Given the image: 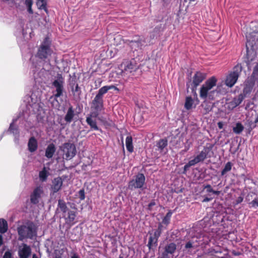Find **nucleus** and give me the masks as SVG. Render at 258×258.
I'll list each match as a JSON object with an SVG mask.
<instances>
[{"label": "nucleus", "mask_w": 258, "mask_h": 258, "mask_svg": "<svg viewBox=\"0 0 258 258\" xmlns=\"http://www.w3.org/2000/svg\"><path fill=\"white\" fill-rule=\"evenodd\" d=\"M217 79L215 77H212L206 81L202 86L200 90V96L203 99L208 98L213 100L214 98L215 94L217 93L216 90L212 89L216 85Z\"/></svg>", "instance_id": "obj_1"}, {"label": "nucleus", "mask_w": 258, "mask_h": 258, "mask_svg": "<svg viewBox=\"0 0 258 258\" xmlns=\"http://www.w3.org/2000/svg\"><path fill=\"white\" fill-rule=\"evenodd\" d=\"M50 43L49 38L46 37L40 45L36 56L42 60L48 59L53 53L52 50L50 48Z\"/></svg>", "instance_id": "obj_2"}, {"label": "nucleus", "mask_w": 258, "mask_h": 258, "mask_svg": "<svg viewBox=\"0 0 258 258\" xmlns=\"http://www.w3.org/2000/svg\"><path fill=\"white\" fill-rule=\"evenodd\" d=\"M18 232L20 240H23L26 238L32 239L36 235L34 226L32 223L20 226L18 228Z\"/></svg>", "instance_id": "obj_3"}, {"label": "nucleus", "mask_w": 258, "mask_h": 258, "mask_svg": "<svg viewBox=\"0 0 258 258\" xmlns=\"http://www.w3.org/2000/svg\"><path fill=\"white\" fill-rule=\"evenodd\" d=\"M241 67L239 65L236 66L232 72L226 77L225 84L229 87H232L236 83L237 79L241 72Z\"/></svg>", "instance_id": "obj_4"}, {"label": "nucleus", "mask_w": 258, "mask_h": 258, "mask_svg": "<svg viewBox=\"0 0 258 258\" xmlns=\"http://www.w3.org/2000/svg\"><path fill=\"white\" fill-rule=\"evenodd\" d=\"M64 83V79L62 77L58 75L56 79L53 81L52 83V88L55 90L53 91V96L56 98L63 94L64 90L63 85Z\"/></svg>", "instance_id": "obj_5"}, {"label": "nucleus", "mask_w": 258, "mask_h": 258, "mask_svg": "<svg viewBox=\"0 0 258 258\" xmlns=\"http://www.w3.org/2000/svg\"><path fill=\"white\" fill-rule=\"evenodd\" d=\"M63 152V158L68 160L73 158L76 154V149L74 144L65 143L60 147Z\"/></svg>", "instance_id": "obj_6"}, {"label": "nucleus", "mask_w": 258, "mask_h": 258, "mask_svg": "<svg viewBox=\"0 0 258 258\" xmlns=\"http://www.w3.org/2000/svg\"><path fill=\"white\" fill-rule=\"evenodd\" d=\"M145 183V177L143 174H138L135 178L128 183V188L132 190L142 188Z\"/></svg>", "instance_id": "obj_7"}, {"label": "nucleus", "mask_w": 258, "mask_h": 258, "mask_svg": "<svg viewBox=\"0 0 258 258\" xmlns=\"http://www.w3.org/2000/svg\"><path fill=\"white\" fill-rule=\"evenodd\" d=\"M122 73L124 75L130 76V74H134V73L138 69V66L136 63L133 62H126L122 64Z\"/></svg>", "instance_id": "obj_8"}, {"label": "nucleus", "mask_w": 258, "mask_h": 258, "mask_svg": "<svg viewBox=\"0 0 258 258\" xmlns=\"http://www.w3.org/2000/svg\"><path fill=\"white\" fill-rule=\"evenodd\" d=\"M205 78V74L198 72L195 74L192 81V92L196 94V90L197 87L204 81Z\"/></svg>", "instance_id": "obj_9"}, {"label": "nucleus", "mask_w": 258, "mask_h": 258, "mask_svg": "<svg viewBox=\"0 0 258 258\" xmlns=\"http://www.w3.org/2000/svg\"><path fill=\"white\" fill-rule=\"evenodd\" d=\"M128 45L134 50L141 49L145 45V41L143 37H139L136 39L129 41Z\"/></svg>", "instance_id": "obj_10"}, {"label": "nucleus", "mask_w": 258, "mask_h": 258, "mask_svg": "<svg viewBox=\"0 0 258 258\" xmlns=\"http://www.w3.org/2000/svg\"><path fill=\"white\" fill-rule=\"evenodd\" d=\"M31 253L30 247L26 244L23 243L19 245L18 248V255L19 258H29Z\"/></svg>", "instance_id": "obj_11"}, {"label": "nucleus", "mask_w": 258, "mask_h": 258, "mask_svg": "<svg viewBox=\"0 0 258 258\" xmlns=\"http://www.w3.org/2000/svg\"><path fill=\"white\" fill-rule=\"evenodd\" d=\"M176 249V244L174 243H170L165 246L164 251L162 253L158 258H169L168 255L173 254Z\"/></svg>", "instance_id": "obj_12"}, {"label": "nucleus", "mask_w": 258, "mask_h": 258, "mask_svg": "<svg viewBox=\"0 0 258 258\" xmlns=\"http://www.w3.org/2000/svg\"><path fill=\"white\" fill-rule=\"evenodd\" d=\"M98 114L97 112H92L86 118V122L90 127L96 131L99 130L97 125L96 117Z\"/></svg>", "instance_id": "obj_13"}, {"label": "nucleus", "mask_w": 258, "mask_h": 258, "mask_svg": "<svg viewBox=\"0 0 258 258\" xmlns=\"http://www.w3.org/2000/svg\"><path fill=\"white\" fill-rule=\"evenodd\" d=\"M255 84L254 77H250L245 82L244 87L243 89V93L245 95L250 93Z\"/></svg>", "instance_id": "obj_14"}, {"label": "nucleus", "mask_w": 258, "mask_h": 258, "mask_svg": "<svg viewBox=\"0 0 258 258\" xmlns=\"http://www.w3.org/2000/svg\"><path fill=\"white\" fill-rule=\"evenodd\" d=\"M43 193V189L42 186H38L35 188L31 195V202L33 204H37L39 202V199L41 197V194Z\"/></svg>", "instance_id": "obj_15"}, {"label": "nucleus", "mask_w": 258, "mask_h": 258, "mask_svg": "<svg viewBox=\"0 0 258 258\" xmlns=\"http://www.w3.org/2000/svg\"><path fill=\"white\" fill-rule=\"evenodd\" d=\"M244 99V96L240 94L236 97L234 98L233 100L228 103V108L230 110H232L237 106H238Z\"/></svg>", "instance_id": "obj_16"}, {"label": "nucleus", "mask_w": 258, "mask_h": 258, "mask_svg": "<svg viewBox=\"0 0 258 258\" xmlns=\"http://www.w3.org/2000/svg\"><path fill=\"white\" fill-rule=\"evenodd\" d=\"M62 183L63 181L61 177H57L54 178L52 181L51 191L53 193L58 191L61 189Z\"/></svg>", "instance_id": "obj_17"}, {"label": "nucleus", "mask_w": 258, "mask_h": 258, "mask_svg": "<svg viewBox=\"0 0 258 258\" xmlns=\"http://www.w3.org/2000/svg\"><path fill=\"white\" fill-rule=\"evenodd\" d=\"M209 152V149L205 148L194 159L191 160L195 165L204 161L207 157Z\"/></svg>", "instance_id": "obj_18"}, {"label": "nucleus", "mask_w": 258, "mask_h": 258, "mask_svg": "<svg viewBox=\"0 0 258 258\" xmlns=\"http://www.w3.org/2000/svg\"><path fill=\"white\" fill-rule=\"evenodd\" d=\"M103 98L96 95L94 100L92 101V105L94 109L96 111H100L103 107Z\"/></svg>", "instance_id": "obj_19"}, {"label": "nucleus", "mask_w": 258, "mask_h": 258, "mask_svg": "<svg viewBox=\"0 0 258 258\" xmlns=\"http://www.w3.org/2000/svg\"><path fill=\"white\" fill-rule=\"evenodd\" d=\"M167 144L168 142L167 139H163L160 140L156 144L157 150L161 153L164 152L165 153L167 151L166 149Z\"/></svg>", "instance_id": "obj_20"}, {"label": "nucleus", "mask_w": 258, "mask_h": 258, "mask_svg": "<svg viewBox=\"0 0 258 258\" xmlns=\"http://www.w3.org/2000/svg\"><path fill=\"white\" fill-rule=\"evenodd\" d=\"M110 89H114L116 91H119V89L114 85L105 86L101 87L98 91L96 95L103 98L104 94L106 93L108 90Z\"/></svg>", "instance_id": "obj_21"}, {"label": "nucleus", "mask_w": 258, "mask_h": 258, "mask_svg": "<svg viewBox=\"0 0 258 258\" xmlns=\"http://www.w3.org/2000/svg\"><path fill=\"white\" fill-rule=\"evenodd\" d=\"M49 167H44L41 171L39 172V179L42 182L46 181L48 176L50 175Z\"/></svg>", "instance_id": "obj_22"}, {"label": "nucleus", "mask_w": 258, "mask_h": 258, "mask_svg": "<svg viewBox=\"0 0 258 258\" xmlns=\"http://www.w3.org/2000/svg\"><path fill=\"white\" fill-rule=\"evenodd\" d=\"M76 217V213L73 211H69L67 215L65 216V219L66 223L69 224L73 225L75 222Z\"/></svg>", "instance_id": "obj_23"}, {"label": "nucleus", "mask_w": 258, "mask_h": 258, "mask_svg": "<svg viewBox=\"0 0 258 258\" xmlns=\"http://www.w3.org/2000/svg\"><path fill=\"white\" fill-rule=\"evenodd\" d=\"M161 233V232H160V231H158L157 230L154 232V236H151L150 237L148 244V245L149 246L150 248L153 243H157L158 238L160 236Z\"/></svg>", "instance_id": "obj_24"}, {"label": "nucleus", "mask_w": 258, "mask_h": 258, "mask_svg": "<svg viewBox=\"0 0 258 258\" xmlns=\"http://www.w3.org/2000/svg\"><path fill=\"white\" fill-rule=\"evenodd\" d=\"M28 149L31 152L35 151L37 148V142L34 137H31L29 141Z\"/></svg>", "instance_id": "obj_25"}, {"label": "nucleus", "mask_w": 258, "mask_h": 258, "mask_svg": "<svg viewBox=\"0 0 258 258\" xmlns=\"http://www.w3.org/2000/svg\"><path fill=\"white\" fill-rule=\"evenodd\" d=\"M55 151V148L53 144H49L46 148L45 151V156L48 158L52 157Z\"/></svg>", "instance_id": "obj_26"}, {"label": "nucleus", "mask_w": 258, "mask_h": 258, "mask_svg": "<svg viewBox=\"0 0 258 258\" xmlns=\"http://www.w3.org/2000/svg\"><path fill=\"white\" fill-rule=\"evenodd\" d=\"M125 145L127 151L131 153L133 152V139L131 136H128L125 139Z\"/></svg>", "instance_id": "obj_27"}, {"label": "nucleus", "mask_w": 258, "mask_h": 258, "mask_svg": "<svg viewBox=\"0 0 258 258\" xmlns=\"http://www.w3.org/2000/svg\"><path fill=\"white\" fill-rule=\"evenodd\" d=\"M74 116V111L72 107H70L65 116L64 119L67 122H71Z\"/></svg>", "instance_id": "obj_28"}, {"label": "nucleus", "mask_w": 258, "mask_h": 258, "mask_svg": "<svg viewBox=\"0 0 258 258\" xmlns=\"http://www.w3.org/2000/svg\"><path fill=\"white\" fill-rule=\"evenodd\" d=\"M8 230L7 222L4 219H0V232L5 233Z\"/></svg>", "instance_id": "obj_29"}, {"label": "nucleus", "mask_w": 258, "mask_h": 258, "mask_svg": "<svg viewBox=\"0 0 258 258\" xmlns=\"http://www.w3.org/2000/svg\"><path fill=\"white\" fill-rule=\"evenodd\" d=\"M36 4L39 9L44 10L47 12L46 0H37Z\"/></svg>", "instance_id": "obj_30"}, {"label": "nucleus", "mask_w": 258, "mask_h": 258, "mask_svg": "<svg viewBox=\"0 0 258 258\" xmlns=\"http://www.w3.org/2000/svg\"><path fill=\"white\" fill-rule=\"evenodd\" d=\"M244 127L242 124L240 122L236 123L235 126L233 127V132L237 134H240L243 130Z\"/></svg>", "instance_id": "obj_31"}, {"label": "nucleus", "mask_w": 258, "mask_h": 258, "mask_svg": "<svg viewBox=\"0 0 258 258\" xmlns=\"http://www.w3.org/2000/svg\"><path fill=\"white\" fill-rule=\"evenodd\" d=\"M193 102L194 101L191 97H187L185 99L184 107L187 110L191 109L193 104Z\"/></svg>", "instance_id": "obj_32"}, {"label": "nucleus", "mask_w": 258, "mask_h": 258, "mask_svg": "<svg viewBox=\"0 0 258 258\" xmlns=\"http://www.w3.org/2000/svg\"><path fill=\"white\" fill-rule=\"evenodd\" d=\"M16 120H17V119H13V122L10 124L9 131L15 135H18V134H19L18 130L17 128V127H15L14 125V124L15 122L16 121Z\"/></svg>", "instance_id": "obj_33"}, {"label": "nucleus", "mask_w": 258, "mask_h": 258, "mask_svg": "<svg viewBox=\"0 0 258 258\" xmlns=\"http://www.w3.org/2000/svg\"><path fill=\"white\" fill-rule=\"evenodd\" d=\"M232 164L230 162H227L224 169L221 172V175H224L227 172L230 171L231 170Z\"/></svg>", "instance_id": "obj_34"}, {"label": "nucleus", "mask_w": 258, "mask_h": 258, "mask_svg": "<svg viewBox=\"0 0 258 258\" xmlns=\"http://www.w3.org/2000/svg\"><path fill=\"white\" fill-rule=\"evenodd\" d=\"M58 206L60 209V211L63 213H66L67 211V207L65 202L61 200H58Z\"/></svg>", "instance_id": "obj_35"}, {"label": "nucleus", "mask_w": 258, "mask_h": 258, "mask_svg": "<svg viewBox=\"0 0 258 258\" xmlns=\"http://www.w3.org/2000/svg\"><path fill=\"white\" fill-rule=\"evenodd\" d=\"M25 4L27 8V11L30 14H33L32 6L33 4V0H26Z\"/></svg>", "instance_id": "obj_36"}, {"label": "nucleus", "mask_w": 258, "mask_h": 258, "mask_svg": "<svg viewBox=\"0 0 258 258\" xmlns=\"http://www.w3.org/2000/svg\"><path fill=\"white\" fill-rule=\"evenodd\" d=\"M172 212L169 211L166 215L165 217L162 220V223L164 224L167 225L169 223L170 220L172 215Z\"/></svg>", "instance_id": "obj_37"}, {"label": "nucleus", "mask_w": 258, "mask_h": 258, "mask_svg": "<svg viewBox=\"0 0 258 258\" xmlns=\"http://www.w3.org/2000/svg\"><path fill=\"white\" fill-rule=\"evenodd\" d=\"M72 92L75 96L80 97L81 91L78 84L76 85L75 88L72 89Z\"/></svg>", "instance_id": "obj_38"}, {"label": "nucleus", "mask_w": 258, "mask_h": 258, "mask_svg": "<svg viewBox=\"0 0 258 258\" xmlns=\"http://www.w3.org/2000/svg\"><path fill=\"white\" fill-rule=\"evenodd\" d=\"M250 208H256L258 207V198H255L251 202L249 203Z\"/></svg>", "instance_id": "obj_39"}, {"label": "nucleus", "mask_w": 258, "mask_h": 258, "mask_svg": "<svg viewBox=\"0 0 258 258\" xmlns=\"http://www.w3.org/2000/svg\"><path fill=\"white\" fill-rule=\"evenodd\" d=\"M195 165L191 160H190L187 164H186L184 166V172H185L188 168L192 166Z\"/></svg>", "instance_id": "obj_40"}, {"label": "nucleus", "mask_w": 258, "mask_h": 258, "mask_svg": "<svg viewBox=\"0 0 258 258\" xmlns=\"http://www.w3.org/2000/svg\"><path fill=\"white\" fill-rule=\"evenodd\" d=\"M204 188L207 189V192H212L213 191V188L210 184H207L204 186Z\"/></svg>", "instance_id": "obj_41"}, {"label": "nucleus", "mask_w": 258, "mask_h": 258, "mask_svg": "<svg viewBox=\"0 0 258 258\" xmlns=\"http://www.w3.org/2000/svg\"><path fill=\"white\" fill-rule=\"evenodd\" d=\"M79 195H80V198L81 200H83L85 199V193L83 190H80L79 191Z\"/></svg>", "instance_id": "obj_42"}, {"label": "nucleus", "mask_w": 258, "mask_h": 258, "mask_svg": "<svg viewBox=\"0 0 258 258\" xmlns=\"http://www.w3.org/2000/svg\"><path fill=\"white\" fill-rule=\"evenodd\" d=\"M3 258H12V254L9 251H6L4 256Z\"/></svg>", "instance_id": "obj_43"}, {"label": "nucleus", "mask_w": 258, "mask_h": 258, "mask_svg": "<svg viewBox=\"0 0 258 258\" xmlns=\"http://www.w3.org/2000/svg\"><path fill=\"white\" fill-rule=\"evenodd\" d=\"M192 244H193V243H192L191 242H190V241H188V242H187L186 243V244H185V248L186 249H188V248H192V246H192Z\"/></svg>", "instance_id": "obj_44"}, {"label": "nucleus", "mask_w": 258, "mask_h": 258, "mask_svg": "<svg viewBox=\"0 0 258 258\" xmlns=\"http://www.w3.org/2000/svg\"><path fill=\"white\" fill-rule=\"evenodd\" d=\"M243 198L242 197H239L236 200V204H238L241 203L243 201Z\"/></svg>", "instance_id": "obj_45"}, {"label": "nucleus", "mask_w": 258, "mask_h": 258, "mask_svg": "<svg viewBox=\"0 0 258 258\" xmlns=\"http://www.w3.org/2000/svg\"><path fill=\"white\" fill-rule=\"evenodd\" d=\"M212 200L211 198H205L203 201L202 202H209L211 200Z\"/></svg>", "instance_id": "obj_46"}, {"label": "nucleus", "mask_w": 258, "mask_h": 258, "mask_svg": "<svg viewBox=\"0 0 258 258\" xmlns=\"http://www.w3.org/2000/svg\"><path fill=\"white\" fill-rule=\"evenodd\" d=\"M218 126L219 128L221 129L223 128V124L222 122H218Z\"/></svg>", "instance_id": "obj_47"}, {"label": "nucleus", "mask_w": 258, "mask_h": 258, "mask_svg": "<svg viewBox=\"0 0 258 258\" xmlns=\"http://www.w3.org/2000/svg\"><path fill=\"white\" fill-rule=\"evenodd\" d=\"M212 193L214 194H215V195H219L220 193V191H216V190H213V191L212 192Z\"/></svg>", "instance_id": "obj_48"}, {"label": "nucleus", "mask_w": 258, "mask_h": 258, "mask_svg": "<svg viewBox=\"0 0 258 258\" xmlns=\"http://www.w3.org/2000/svg\"><path fill=\"white\" fill-rule=\"evenodd\" d=\"M71 258H79V257L76 253H74Z\"/></svg>", "instance_id": "obj_49"}, {"label": "nucleus", "mask_w": 258, "mask_h": 258, "mask_svg": "<svg viewBox=\"0 0 258 258\" xmlns=\"http://www.w3.org/2000/svg\"><path fill=\"white\" fill-rule=\"evenodd\" d=\"M161 230H162V225H161V224H160L158 226V228L157 230L160 231V232H161Z\"/></svg>", "instance_id": "obj_50"}, {"label": "nucleus", "mask_w": 258, "mask_h": 258, "mask_svg": "<svg viewBox=\"0 0 258 258\" xmlns=\"http://www.w3.org/2000/svg\"><path fill=\"white\" fill-rule=\"evenodd\" d=\"M3 244L2 236L0 235V246Z\"/></svg>", "instance_id": "obj_51"}, {"label": "nucleus", "mask_w": 258, "mask_h": 258, "mask_svg": "<svg viewBox=\"0 0 258 258\" xmlns=\"http://www.w3.org/2000/svg\"><path fill=\"white\" fill-rule=\"evenodd\" d=\"M155 205V203L154 202H152V203H151L149 205V207H151V206H153Z\"/></svg>", "instance_id": "obj_52"}, {"label": "nucleus", "mask_w": 258, "mask_h": 258, "mask_svg": "<svg viewBox=\"0 0 258 258\" xmlns=\"http://www.w3.org/2000/svg\"><path fill=\"white\" fill-rule=\"evenodd\" d=\"M32 258H38L36 254H33L32 255Z\"/></svg>", "instance_id": "obj_53"}, {"label": "nucleus", "mask_w": 258, "mask_h": 258, "mask_svg": "<svg viewBox=\"0 0 258 258\" xmlns=\"http://www.w3.org/2000/svg\"><path fill=\"white\" fill-rule=\"evenodd\" d=\"M253 34H254V35L255 36H258V32H254L253 33Z\"/></svg>", "instance_id": "obj_54"}, {"label": "nucleus", "mask_w": 258, "mask_h": 258, "mask_svg": "<svg viewBox=\"0 0 258 258\" xmlns=\"http://www.w3.org/2000/svg\"><path fill=\"white\" fill-rule=\"evenodd\" d=\"M98 82H99V85H100V84H101V83H102V81H101L100 79H99V80H98Z\"/></svg>", "instance_id": "obj_55"}, {"label": "nucleus", "mask_w": 258, "mask_h": 258, "mask_svg": "<svg viewBox=\"0 0 258 258\" xmlns=\"http://www.w3.org/2000/svg\"><path fill=\"white\" fill-rule=\"evenodd\" d=\"M246 37H247V39L248 40H249V41H250V39H249V40L248 39V37H247V36H246Z\"/></svg>", "instance_id": "obj_56"}, {"label": "nucleus", "mask_w": 258, "mask_h": 258, "mask_svg": "<svg viewBox=\"0 0 258 258\" xmlns=\"http://www.w3.org/2000/svg\"><path fill=\"white\" fill-rule=\"evenodd\" d=\"M187 150H188V148H187L185 151H186Z\"/></svg>", "instance_id": "obj_57"}]
</instances>
